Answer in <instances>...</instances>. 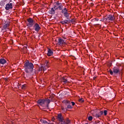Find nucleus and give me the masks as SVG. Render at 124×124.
Returning <instances> with one entry per match:
<instances>
[{
    "label": "nucleus",
    "mask_w": 124,
    "mask_h": 124,
    "mask_svg": "<svg viewBox=\"0 0 124 124\" xmlns=\"http://www.w3.org/2000/svg\"><path fill=\"white\" fill-rule=\"evenodd\" d=\"M100 22H107L106 18H103L100 20Z\"/></svg>",
    "instance_id": "obj_22"
},
{
    "label": "nucleus",
    "mask_w": 124,
    "mask_h": 124,
    "mask_svg": "<svg viewBox=\"0 0 124 124\" xmlns=\"http://www.w3.org/2000/svg\"><path fill=\"white\" fill-rule=\"evenodd\" d=\"M52 55H53V51L51 49H48L47 51V56L50 57L52 56Z\"/></svg>",
    "instance_id": "obj_12"
},
{
    "label": "nucleus",
    "mask_w": 124,
    "mask_h": 124,
    "mask_svg": "<svg viewBox=\"0 0 124 124\" xmlns=\"http://www.w3.org/2000/svg\"><path fill=\"white\" fill-rule=\"evenodd\" d=\"M12 3L9 2L8 4H6L5 9L6 10H9V9H12Z\"/></svg>",
    "instance_id": "obj_5"
},
{
    "label": "nucleus",
    "mask_w": 124,
    "mask_h": 124,
    "mask_svg": "<svg viewBox=\"0 0 124 124\" xmlns=\"http://www.w3.org/2000/svg\"><path fill=\"white\" fill-rule=\"evenodd\" d=\"M88 120H89V121H92V120H93V117H92V116H89V117H88Z\"/></svg>",
    "instance_id": "obj_28"
},
{
    "label": "nucleus",
    "mask_w": 124,
    "mask_h": 124,
    "mask_svg": "<svg viewBox=\"0 0 124 124\" xmlns=\"http://www.w3.org/2000/svg\"><path fill=\"white\" fill-rule=\"evenodd\" d=\"M7 20H5V23H4V25L3 26V28L4 30L5 29H7L9 27V22H7Z\"/></svg>",
    "instance_id": "obj_8"
},
{
    "label": "nucleus",
    "mask_w": 124,
    "mask_h": 124,
    "mask_svg": "<svg viewBox=\"0 0 124 124\" xmlns=\"http://www.w3.org/2000/svg\"><path fill=\"white\" fill-rule=\"evenodd\" d=\"M61 3L57 2L56 3V5L54 6V8L55 9H59V6H60V4Z\"/></svg>",
    "instance_id": "obj_17"
},
{
    "label": "nucleus",
    "mask_w": 124,
    "mask_h": 124,
    "mask_svg": "<svg viewBox=\"0 0 124 124\" xmlns=\"http://www.w3.org/2000/svg\"><path fill=\"white\" fill-rule=\"evenodd\" d=\"M93 124H97V123H94Z\"/></svg>",
    "instance_id": "obj_37"
},
{
    "label": "nucleus",
    "mask_w": 124,
    "mask_h": 124,
    "mask_svg": "<svg viewBox=\"0 0 124 124\" xmlns=\"http://www.w3.org/2000/svg\"><path fill=\"white\" fill-rule=\"evenodd\" d=\"M107 22H109V21H114L115 20V16L113 15H109L107 17H106Z\"/></svg>",
    "instance_id": "obj_3"
},
{
    "label": "nucleus",
    "mask_w": 124,
    "mask_h": 124,
    "mask_svg": "<svg viewBox=\"0 0 124 124\" xmlns=\"http://www.w3.org/2000/svg\"><path fill=\"white\" fill-rule=\"evenodd\" d=\"M26 88V85H22L21 86V89H25Z\"/></svg>",
    "instance_id": "obj_32"
},
{
    "label": "nucleus",
    "mask_w": 124,
    "mask_h": 124,
    "mask_svg": "<svg viewBox=\"0 0 124 124\" xmlns=\"http://www.w3.org/2000/svg\"><path fill=\"white\" fill-rule=\"evenodd\" d=\"M62 13H63V14H65V13H67V10L66 9V8H64L62 10Z\"/></svg>",
    "instance_id": "obj_19"
},
{
    "label": "nucleus",
    "mask_w": 124,
    "mask_h": 124,
    "mask_svg": "<svg viewBox=\"0 0 124 124\" xmlns=\"http://www.w3.org/2000/svg\"><path fill=\"white\" fill-rule=\"evenodd\" d=\"M61 124H66L65 123V122H64V120H62V121H60Z\"/></svg>",
    "instance_id": "obj_26"
},
{
    "label": "nucleus",
    "mask_w": 124,
    "mask_h": 124,
    "mask_svg": "<svg viewBox=\"0 0 124 124\" xmlns=\"http://www.w3.org/2000/svg\"><path fill=\"white\" fill-rule=\"evenodd\" d=\"M57 10L56 9H55L54 7L51 8L50 10H49V13L50 14H52V15H54L55 14V12Z\"/></svg>",
    "instance_id": "obj_10"
},
{
    "label": "nucleus",
    "mask_w": 124,
    "mask_h": 124,
    "mask_svg": "<svg viewBox=\"0 0 124 124\" xmlns=\"http://www.w3.org/2000/svg\"><path fill=\"white\" fill-rule=\"evenodd\" d=\"M34 29L36 31H39V30H40V27L39 26V25H38L37 23H35L34 25Z\"/></svg>",
    "instance_id": "obj_6"
},
{
    "label": "nucleus",
    "mask_w": 124,
    "mask_h": 124,
    "mask_svg": "<svg viewBox=\"0 0 124 124\" xmlns=\"http://www.w3.org/2000/svg\"><path fill=\"white\" fill-rule=\"evenodd\" d=\"M104 114L105 116H106V115H107V110H104Z\"/></svg>",
    "instance_id": "obj_29"
},
{
    "label": "nucleus",
    "mask_w": 124,
    "mask_h": 124,
    "mask_svg": "<svg viewBox=\"0 0 124 124\" xmlns=\"http://www.w3.org/2000/svg\"><path fill=\"white\" fill-rule=\"evenodd\" d=\"M99 115L98 117H101L102 115H103V111H100L99 113Z\"/></svg>",
    "instance_id": "obj_24"
},
{
    "label": "nucleus",
    "mask_w": 124,
    "mask_h": 124,
    "mask_svg": "<svg viewBox=\"0 0 124 124\" xmlns=\"http://www.w3.org/2000/svg\"><path fill=\"white\" fill-rule=\"evenodd\" d=\"M64 16H65L67 19H68V17H69V14H68V13H66L65 14H64Z\"/></svg>",
    "instance_id": "obj_20"
},
{
    "label": "nucleus",
    "mask_w": 124,
    "mask_h": 124,
    "mask_svg": "<svg viewBox=\"0 0 124 124\" xmlns=\"http://www.w3.org/2000/svg\"><path fill=\"white\" fill-rule=\"evenodd\" d=\"M95 21H96V22H97L98 21H99V19H97V18H95Z\"/></svg>",
    "instance_id": "obj_35"
},
{
    "label": "nucleus",
    "mask_w": 124,
    "mask_h": 124,
    "mask_svg": "<svg viewBox=\"0 0 124 124\" xmlns=\"http://www.w3.org/2000/svg\"><path fill=\"white\" fill-rule=\"evenodd\" d=\"M24 67L25 72L27 73H30L33 69V64L31 62H29V61H27L25 64Z\"/></svg>",
    "instance_id": "obj_1"
},
{
    "label": "nucleus",
    "mask_w": 124,
    "mask_h": 124,
    "mask_svg": "<svg viewBox=\"0 0 124 124\" xmlns=\"http://www.w3.org/2000/svg\"><path fill=\"white\" fill-rule=\"evenodd\" d=\"M58 120L59 122H62V121H63V117H62V114H59L58 115Z\"/></svg>",
    "instance_id": "obj_9"
},
{
    "label": "nucleus",
    "mask_w": 124,
    "mask_h": 124,
    "mask_svg": "<svg viewBox=\"0 0 124 124\" xmlns=\"http://www.w3.org/2000/svg\"><path fill=\"white\" fill-rule=\"evenodd\" d=\"M49 124H53V123H49Z\"/></svg>",
    "instance_id": "obj_38"
},
{
    "label": "nucleus",
    "mask_w": 124,
    "mask_h": 124,
    "mask_svg": "<svg viewBox=\"0 0 124 124\" xmlns=\"http://www.w3.org/2000/svg\"><path fill=\"white\" fill-rule=\"evenodd\" d=\"M67 108L68 109H71L72 108V107L71 106V105H69L67 106Z\"/></svg>",
    "instance_id": "obj_27"
},
{
    "label": "nucleus",
    "mask_w": 124,
    "mask_h": 124,
    "mask_svg": "<svg viewBox=\"0 0 124 124\" xmlns=\"http://www.w3.org/2000/svg\"><path fill=\"white\" fill-rule=\"evenodd\" d=\"M68 22H69V19H68V20H63L62 21H61V24H63V25H64L65 24H67Z\"/></svg>",
    "instance_id": "obj_18"
},
{
    "label": "nucleus",
    "mask_w": 124,
    "mask_h": 124,
    "mask_svg": "<svg viewBox=\"0 0 124 124\" xmlns=\"http://www.w3.org/2000/svg\"><path fill=\"white\" fill-rule=\"evenodd\" d=\"M78 101L81 103L84 102V99H83V98H79L78 100Z\"/></svg>",
    "instance_id": "obj_25"
},
{
    "label": "nucleus",
    "mask_w": 124,
    "mask_h": 124,
    "mask_svg": "<svg viewBox=\"0 0 124 124\" xmlns=\"http://www.w3.org/2000/svg\"><path fill=\"white\" fill-rule=\"evenodd\" d=\"M61 108H62V110H64V108H63V107H62Z\"/></svg>",
    "instance_id": "obj_36"
},
{
    "label": "nucleus",
    "mask_w": 124,
    "mask_h": 124,
    "mask_svg": "<svg viewBox=\"0 0 124 124\" xmlns=\"http://www.w3.org/2000/svg\"><path fill=\"white\" fill-rule=\"evenodd\" d=\"M4 63H6V60H5L4 59H0V64H4Z\"/></svg>",
    "instance_id": "obj_13"
},
{
    "label": "nucleus",
    "mask_w": 124,
    "mask_h": 124,
    "mask_svg": "<svg viewBox=\"0 0 124 124\" xmlns=\"http://www.w3.org/2000/svg\"><path fill=\"white\" fill-rule=\"evenodd\" d=\"M69 123H70V121H69V120H67L66 121V122H65V124H69Z\"/></svg>",
    "instance_id": "obj_31"
},
{
    "label": "nucleus",
    "mask_w": 124,
    "mask_h": 124,
    "mask_svg": "<svg viewBox=\"0 0 124 124\" xmlns=\"http://www.w3.org/2000/svg\"><path fill=\"white\" fill-rule=\"evenodd\" d=\"M62 81L63 83V84H66V83H67V79H66V78H65V77H63L62 78Z\"/></svg>",
    "instance_id": "obj_14"
},
{
    "label": "nucleus",
    "mask_w": 124,
    "mask_h": 124,
    "mask_svg": "<svg viewBox=\"0 0 124 124\" xmlns=\"http://www.w3.org/2000/svg\"><path fill=\"white\" fill-rule=\"evenodd\" d=\"M48 68V67H46V66H41L40 67V70L41 71L43 70L44 71H45Z\"/></svg>",
    "instance_id": "obj_15"
},
{
    "label": "nucleus",
    "mask_w": 124,
    "mask_h": 124,
    "mask_svg": "<svg viewBox=\"0 0 124 124\" xmlns=\"http://www.w3.org/2000/svg\"><path fill=\"white\" fill-rule=\"evenodd\" d=\"M58 9H60V10H62V3H60L58 6Z\"/></svg>",
    "instance_id": "obj_23"
},
{
    "label": "nucleus",
    "mask_w": 124,
    "mask_h": 124,
    "mask_svg": "<svg viewBox=\"0 0 124 124\" xmlns=\"http://www.w3.org/2000/svg\"><path fill=\"white\" fill-rule=\"evenodd\" d=\"M113 73H115V74H117V73H119V68L114 67L113 68Z\"/></svg>",
    "instance_id": "obj_11"
},
{
    "label": "nucleus",
    "mask_w": 124,
    "mask_h": 124,
    "mask_svg": "<svg viewBox=\"0 0 124 124\" xmlns=\"http://www.w3.org/2000/svg\"><path fill=\"white\" fill-rule=\"evenodd\" d=\"M27 21L28 22V26L30 28H31V27H32V26H33V24H34V22L32 18H29L27 20Z\"/></svg>",
    "instance_id": "obj_4"
},
{
    "label": "nucleus",
    "mask_w": 124,
    "mask_h": 124,
    "mask_svg": "<svg viewBox=\"0 0 124 124\" xmlns=\"http://www.w3.org/2000/svg\"><path fill=\"white\" fill-rule=\"evenodd\" d=\"M109 73L111 75H113V72L111 70L109 71Z\"/></svg>",
    "instance_id": "obj_33"
},
{
    "label": "nucleus",
    "mask_w": 124,
    "mask_h": 124,
    "mask_svg": "<svg viewBox=\"0 0 124 124\" xmlns=\"http://www.w3.org/2000/svg\"><path fill=\"white\" fill-rule=\"evenodd\" d=\"M58 43L59 45H62L65 43V41L63 40L62 38H60L59 39V42Z\"/></svg>",
    "instance_id": "obj_7"
},
{
    "label": "nucleus",
    "mask_w": 124,
    "mask_h": 124,
    "mask_svg": "<svg viewBox=\"0 0 124 124\" xmlns=\"http://www.w3.org/2000/svg\"><path fill=\"white\" fill-rule=\"evenodd\" d=\"M45 66L46 67H49V62L46 61V63H45Z\"/></svg>",
    "instance_id": "obj_21"
},
{
    "label": "nucleus",
    "mask_w": 124,
    "mask_h": 124,
    "mask_svg": "<svg viewBox=\"0 0 124 124\" xmlns=\"http://www.w3.org/2000/svg\"><path fill=\"white\" fill-rule=\"evenodd\" d=\"M71 103H72L73 106H74V105H75V103H74V102H71Z\"/></svg>",
    "instance_id": "obj_34"
},
{
    "label": "nucleus",
    "mask_w": 124,
    "mask_h": 124,
    "mask_svg": "<svg viewBox=\"0 0 124 124\" xmlns=\"http://www.w3.org/2000/svg\"><path fill=\"white\" fill-rule=\"evenodd\" d=\"M51 101H50V99H40L38 100L37 103L39 104L40 106H42L43 107H44L45 106V104H47L46 105L47 107H48V104L50 103Z\"/></svg>",
    "instance_id": "obj_2"
},
{
    "label": "nucleus",
    "mask_w": 124,
    "mask_h": 124,
    "mask_svg": "<svg viewBox=\"0 0 124 124\" xmlns=\"http://www.w3.org/2000/svg\"><path fill=\"white\" fill-rule=\"evenodd\" d=\"M99 116V113L96 114L95 115V117H96V118H99V117L100 116Z\"/></svg>",
    "instance_id": "obj_30"
},
{
    "label": "nucleus",
    "mask_w": 124,
    "mask_h": 124,
    "mask_svg": "<svg viewBox=\"0 0 124 124\" xmlns=\"http://www.w3.org/2000/svg\"><path fill=\"white\" fill-rule=\"evenodd\" d=\"M40 122H41V123H42V124H49V123H48V122H47L46 120H44L43 119H41Z\"/></svg>",
    "instance_id": "obj_16"
}]
</instances>
